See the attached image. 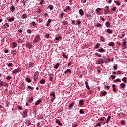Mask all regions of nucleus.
<instances>
[{"label":"nucleus","mask_w":127,"mask_h":127,"mask_svg":"<svg viewBox=\"0 0 127 127\" xmlns=\"http://www.w3.org/2000/svg\"><path fill=\"white\" fill-rule=\"evenodd\" d=\"M41 40V38H40V35L37 34L35 37L33 41V42H34V43H37L38 42H39V41H40Z\"/></svg>","instance_id":"1"},{"label":"nucleus","mask_w":127,"mask_h":127,"mask_svg":"<svg viewBox=\"0 0 127 127\" xmlns=\"http://www.w3.org/2000/svg\"><path fill=\"white\" fill-rule=\"evenodd\" d=\"M39 75V72L38 71H36L34 73V75L32 77V78L34 81H37L38 80V76Z\"/></svg>","instance_id":"2"},{"label":"nucleus","mask_w":127,"mask_h":127,"mask_svg":"<svg viewBox=\"0 0 127 127\" xmlns=\"http://www.w3.org/2000/svg\"><path fill=\"white\" fill-rule=\"evenodd\" d=\"M20 72H21V69L19 68L14 70L12 71V74H17V73H20Z\"/></svg>","instance_id":"3"},{"label":"nucleus","mask_w":127,"mask_h":127,"mask_svg":"<svg viewBox=\"0 0 127 127\" xmlns=\"http://www.w3.org/2000/svg\"><path fill=\"white\" fill-rule=\"evenodd\" d=\"M27 113H28V110L25 109L23 112V118H26L27 117Z\"/></svg>","instance_id":"4"},{"label":"nucleus","mask_w":127,"mask_h":127,"mask_svg":"<svg viewBox=\"0 0 127 127\" xmlns=\"http://www.w3.org/2000/svg\"><path fill=\"white\" fill-rule=\"evenodd\" d=\"M26 47L29 48V49H31V48H32L33 47L32 44H31V43L30 42L27 43L26 44Z\"/></svg>","instance_id":"5"},{"label":"nucleus","mask_w":127,"mask_h":127,"mask_svg":"<svg viewBox=\"0 0 127 127\" xmlns=\"http://www.w3.org/2000/svg\"><path fill=\"white\" fill-rule=\"evenodd\" d=\"M85 15L89 18L93 17V16H94V14L93 13V12H90L89 14H86Z\"/></svg>","instance_id":"6"},{"label":"nucleus","mask_w":127,"mask_h":127,"mask_svg":"<svg viewBox=\"0 0 127 127\" xmlns=\"http://www.w3.org/2000/svg\"><path fill=\"white\" fill-rule=\"evenodd\" d=\"M8 27H9V24H8V23H5L2 26V28H3V29H6V28H8Z\"/></svg>","instance_id":"7"},{"label":"nucleus","mask_w":127,"mask_h":127,"mask_svg":"<svg viewBox=\"0 0 127 127\" xmlns=\"http://www.w3.org/2000/svg\"><path fill=\"white\" fill-rule=\"evenodd\" d=\"M74 104H75V102H72L71 103V104L69 105V106L68 107V110H72V108H73V107H74Z\"/></svg>","instance_id":"8"},{"label":"nucleus","mask_w":127,"mask_h":127,"mask_svg":"<svg viewBox=\"0 0 127 127\" xmlns=\"http://www.w3.org/2000/svg\"><path fill=\"white\" fill-rule=\"evenodd\" d=\"M34 66H35V64H34V63H31L29 64V69H32V68H33V67H34Z\"/></svg>","instance_id":"9"},{"label":"nucleus","mask_w":127,"mask_h":127,"mask_svg":"<svg viewBox=\"0 0 127 127\" xmlns=\"http://www.w3.org/2000/svg\"><path fill=\"white\" fill-rule=\"evenodd\" d=\"M49 76V81H52V80H53V77H54V75L52 74H50Z\"/></svg>","instance_id":"10"},{"label":"nucleus","mask_w":127,"mask_h":127,"mask_svg":"<svg viewBox=\"0 0 127 127\" xmlns=\"http://www.w3.org/2000/svg\"><path fill=\"white\" fill-rule=\"evenodd\" d=\"M50 96H52L53 98L56 99V97H55V92L53 91V92H51L50 94Z\"/></svg>","instance_id":"11"},{"label":"nucleus","mask_w":127,"mask_h":127,"mask_svg":"<svg viewBox=\"0 0 127 127\" xmlns=\"http://www.w3.org/2000/svg\"><path fill=\"white\" fill-rule=\"evenodd\" d=\"M123 45L122 46L124 48H127V41L124 40V41L123 42Z\"/></svg>","instance_id":"12"},{"label":"nucleus","mask_w":127,"mask_h":127,"mask_svg":"<svg viewBox=\"0 0 127 127\" xmlns=\"http://www.w3.org/2000/svg\"><path fill=\"white\" fill-rule=\"evenodd\" d=\"M41 99H39L38 100H37L36 103H35V106H38V105H39V104H40V103H41Z\"/></svg>","instance_id":"13"},{"label":"nucleus","mask_w":127,"mask_h":127,"mask_svg":"<svg viewBox=\"0 0 127 127\" xmlns=\"http://www.w3.org/2000/svg\"><path fill=\"white\" fill-rule=\"evenodd\" d=\"M10 10L12 12H14V10H15V7H14L13 5H12L10 7Z\"/></svg>","instance_id":"14"},{"label":"nucleus","mask_w":127,"mask_h":127,"mask_svg":"<svg viewBox=\"0 0 127 127\" xmlns=\"http://www.w3.org/2000/svg\"><path fill=\"white\" fill-rule=\"evenodd\" d=\"M95 27H100V28H102L103 27V26L102 24H100L99 23H97L96 25H95Z\"/></svg>","instance_id":"15"},{"label":"nucleus","mask_w":127,"mask_h":127,"mask_svg":"<svg viewBox=\"0 0 127 127\" xmlns=\"http://www.w3.org/2000/svg\"><path fill=\"white\" fill-rule=\"evenodd\" d=\"M79 13L81 16H83V15H84V11L83 9L79 10Z\"/></svg>","instance_id":"16"},{"label":"nucleus","mask_w":127,"mask_h":127,"mask_svg":"<svg viewBox=\"0 0 127 127\" xmlns=\"http://www.w3.org/2000/svg\"><path fill=\"white\" fill-rule=\"evenodd\" d=\"M79 106H83L84 105V100L83 99L80 100L79 102Z\"/></svg>","instance_id":"17"},{"label":"nucleus","mask_w":127,"mask_h":127,"mask_svg":"<svg viewBox=\"0 0 127 127\" xmlns=\"http://www.w3.org/2000/svg\"><path fill=\"white\" fill-rule=\"evenodd\" d=\"M97 51H98V52H101L102 53H104V52H105V49H104V48H101L97 50Z\"/></svg>","instance_id":"18"},{"label":"nucleus","mask_w":127,"mask_h":127,"mask_svg":"<svg viewBox=\"0 0 127 127\" xmlns=\"http://www.w3.org/2000/svg\"><path fill=\"white\" fill-rule=\"evenodd\" d=\"M8 68H11V67H13V64L12 63H7Z\"/></svg>","instance_id":"19"},{"label":"nucleus","mask_w":127,"mask_h":127,"mask_svg":"<svg viewBox=\"0 0 127 127\" xmlns=\"http://www.w3.org/2000/svg\"><path fill=\"white\" fill-rule=\"evenodd\" d=\"M105 25L107 28L111 27V24L110 23V22H106L105 23Z\"/></svg>","instance_id":"20"},{"label":"nucleus","mask_w":127,"mask_h":127,"mask_svg":"<svg viewBox=\"0 0 127 127\" xmlns=\"http://www.w3.org/2000/svg\"><path fill=\"white\" fill-rule=\"evenodd\" d=\"M59 65H60V64H59V63H57L56 65L54 66V69H58V68L59 67Z\"/></svg>","instance_id":"21"},{"label":"nucleus","mask_w":127,"mask_h":127,"mask_svg":"<svg viewBox=\"0 0 127 127\" xmlns=\"http://www.w3.org/2000/svg\"><path fill=\"white\" fill-rule=\"evenodd\" d=\"M85 84L86 85V88H87V89L88 90H90V86H89V84H88V82L87 81H85Z\"/></svg>","instance_id":"22"},{"label":"nucleus","mask_w":127,"mask_h":127,"mask_svg":"<svg viewBox=\"0 0 127 127\" xmlns=\"http://www.w3.org/2000/svg\"><path fill=\"white\" fill-rule=\"evenodd\" d=\"M56 122L57 124H58L59 126H62V123H61V122H60V120H59V119H57L56 120Z\"/></svg>","instance_id":"23"},{"label":"nucleus","mask_w":127,"mask_h":127,"mask_svg":"<svg viewBox=\"0 0 127 127\" xmlns=\"http://www.w3.org/2000/svg\"><path fill=\"white\" fill-rule=\"evenodd\" d=\"M3 86H4V82L0 79V87H3Z\"/></svg>","instance_id":"24"},{"label":"nucleus","mask_w":127,"mask_h":127,"mask_svg":"<svg viewBox=\"0 0 127 127\" xmlns=\"http://www.w3.org/2000/svg\"><path fill=\"white\" fill-rule=\"evenodd\" d=\"M110 120H111V116H108L106 119V124H108L109 122H110Z\"/></svg>","instance_id":"25"},{"label":"nucleus","mask_w":127,"mask_h":127,"mask_svg":"<svg viewBox=\"0 0 127 127\" xmlns=\"http://www.w3.org/2000/svg\"><path fill=\"white\" fill-rule=\"evenodd\" d=\"M101 126H102V123L99 122L98 123L96 124V125H95V127H97L98 126L101 127Z\"/></svg>","instance_id":"26"},{"label":"nucleus","mask_w":127,"mask_h":127,"mask_svg":"<svg viewBox=\"0 0 127 127\" xmlns=\"http://www.w3.org/2000/svg\"><path fill=\"white\" fill-rule=\"evenodd\" d=\"M102 58H103V60L104 61V62L105 63H108V60H107V58L106 57V56H104L102 57Z\"/></svg>","instance_id":"27"},{"label":"nucleus","mask_w":127,"mask_h":127,"mask_svg":"<svg viewBox=\"0 0 127 127\" xmlns=\"http://www.w3.org/2000/svg\"><path fill=\"white\" fill-rule=\"evenodd\" d=\"M120 87H121V88H124L126 87V84L122 83L120 84Z\"/></svg>","instance_id":"28"},{"label":"nucleus","mask_w":127,"mask_h":127,"mask_svg":"<svg viewBox=\"0 0 127 127\" xmlns=\"http://www.w3.org/2000/svg\"><path fill=\"white\" fill-rule=\"evenodd\" d=\"M62 23L65 26V25H67L68 24V22L66 21H63L62 22Z\"/></svg>","instance_id":"29"},{"label":"nucleus","mask_w":127,"mask_h":127,"mask_svg":"<svg viewBox=\"0 0 127 127\" xmlns=\"http://www.w3.org/2000/svg\"><path fill=\"white\" fill-rule=\"evenodd\" d=\"M22 17L23 19H26V18H27V15H26V14H23Z\"/></svg>","instance_id":"30"},{"label":"nucleus","mask_w":127,"mask_h":127,"mask_svg":"<svg viewBox=\"0 0 127 127\" xmlns=\"http://www.w3.org/2000/svg\"><path fill=\"white\" fill-rule=\"evenodd\" d=\"M27 1H28V0H24L22 3L23 4V6H25V4L27 3Z\"/></svg>","instance_id":"31"},{"label":"nucleus","mask_w":127,"mask_h":127,"mask_svg":"<svg viewBox=\"0 0 127 127\" xmlns=\"http://www.w3.org/2000/svg\"><path fill=\"white\" fill-rule=\"evenodd\" d=\"M26 82H27V83H31V79L28 78H25Z\"/></svg>","instance_id":"32"},{"label":"nucleus","mask_w":127,"mask_h":127,"mask_svg":"<svg viewBox=\"0 0 127 127\" xmlns=\"http://www.w3.org/2000/svg\"><path fill=\"white\" fill-rule=\"evenodd\" d=\"M49 9L50 10H52L53 9V6L52 5H50L48 6L47 9Z\"/></svg>","instance_id":"33"},{"label":"nucleus","mask_w":127,"mask_h":127,"mask_svg":"<svg viewBox=\"0 0 127 127\" xmlns=\"http://www.w3.org/2000/svg\"><path fill=\"white\" fill-rule=\"evenodd\" d=\"M79 113L80 115H84L85 114V112H84V110L83 109H80L79 110Z\"/></svg>","instance_id":"34"},{"label":"nucleus","mask_w":127,"mask_h":127,"mask_svg":"<svg viewBox=\"0 0 127 127\" xmlns=\"http://www.w3.org/2000/svg\"><path fill=\"white\" fill-rule=\"evenodd\" d=\"M107 32H108L109 34H112V33H113V31H112L110 29H107Z\"/></svg>","instance_id":"35"},{"label":"nucleus","mask_w":127,"mask_h":127,"mask_svg":"<svg viewBox=\"0 0 127 127\" xmlns=\"http://www.w3.org/2000/svg\"><path fill=\"white\" fill-rule=\"evenodd\" d=\"M99 47H100V44L99 43H97L95 45V46L94 47V48L95 49H97V48H99Z\"/></svg>","instance_id":"36"},{"label":"nucleus","mask_w":127,"mask_h":127,"mask_svg":"<svg viewBox=\"0 0 127 127\" xmlns=\"http://www.w3.org/2000/svg\"><path fill=\"white\" fill-rule=\"evenodd\" d=\"M13 47L15 48V47H17V43L14 42L13 43Z\"/></svg>","instance_id":"37"},{"label":"nucleus","mask_w":127,"mask_h":127,"mask_svg":"<svg viewBox=\"0 0 127 127\" xmlns=\"http://www.w3.org/2000/svg\"><path fill=\"white\" fill-rule=\"evenodd\" d=\"M27 32L28 33V34H31V33H32V30L29 29L27 30Z\"/></svg>","instance_id":"38"},{"label":"nucleus","mask_w":127,"mask_h":127,"mask_svg":"<svg viewBox=\"0 0 127 127\" xmlns=\"http://www.w3.org/2000/svg\"><path fill=\"white\" fill-rule=\"evenodd\" d=\"M102 10V9L101 8H98L96 9V11L97 13H100L99 11H101Z\"/></svg>","instance_id":"39"},{"label":"nucleus","mask_w":127,"mask_h":127,"mask_svg":"<svg viewBox=\"0 0 127 127\" xmlns=\"http://www.w3.org/2000/svg\"><path fill=\"white\" fill-rule=\"evenodd\" d=\"M8 21H14V17L8 19Z\"/></svg>","instance_id":"40"},{"label":"nucleus","mask_w":127,"mask_h":127,"mask_svg":"<svg viewBox=\"0 0 127 127\" xmlns=\"http://www.w3.org/2000/svg\"><path fill=\"white\" fill-rule=\"evenodd\" d=\"M114 44H115L114 43V42H111L109 43V46L113 47V46H114Z\"/></svg>","instance_id":"41"},{"label":"nucleus","mask_w":127,"mask_h":127,"mask_svg":"<svg viewBox=\"0 0 127 127\" xmlns=\"http://www.w3.org/2000/svg\"><path fill=\"white\" fill-rule=\"evenodd\" d=\"M40 84H41L42 85H43V84H45V80H44V79H42L40 81Z\"/></svg>","instance_id":"42"},{"label":"nucleus","mask_w":127,"mask_h":127,"mask_svg":"<svg viewBox=\"0 0 127 127\" xmlns=\"http://www.w3.org/2000/svg\"><path fill=\"white\" fill-rule=\"evenodd\" d=\"M114 82L115 83H117V82H119V83H121V81L119 78H117L116 80H114Z\"/></svg>","instance_id":"43"},{"label":"nucleus","mask_w":127,"mask_h":127,"mask_svg":"<svg viewBox=\"0 0 127 127\" xmlns=\"http://www.w3.org/2000/svg\"><path fill=\"white\" fill-rule=\"evenodd\" d=\"M107 95V91L101 92V96H106Z\"/></svg>","instance_id":"44"},{"label":"nucleus","mask_w":127,"mask_h":127,"mask_svg":"<svg viewBox=\"0 0 127 127\" xmlns=\"http://www.w3.org/2000/svg\"><path fill=\"white\" fill-rule=\"evenodd\" d=\"M12 78V77L11 76H8L6 77V80H11V79Z\"/></svg>","instance_id":"45"},{"label":"nucleus","mask_w":127,"mask_h":127,"mask_svg":"<svg viewBox=\"0 0 127 127\" xmlns=\"http://www.w3.org/2000/svg\"><path fill=\"white\" fill-rule=\"evenodd\" d=\"M29 102L30 103H32V102H33V97H32L30 98V99L29 100Z\"/></svg>","instance_id":"46"},{"label":"nucleus","mask_w":127,"mask_h":127,"mask_svg":"<svg viewBox=\"0 0 127 127\" xmlns=\"http://www.w3.org/2000/svg\"><path fill=\"white\" fill-rule=\"evenodd\" d=\"M37 11L39 13H41L42 12V10L41 9H40V8H38L37 9Z\"/></svg>","instance_id":"47"},{"label":"nucleus","mask_w":127,"mask_h":127,"mask_svg":"<svg viewBox=\"0 0 127 127\" xmlns=\"http://www.w3.org/2000/svg\"><path fill=\"white\" fill-rule=\"evenodd\" d=\"M63 56L65 57V58H68V56H66V54L65 53H63Z\"/></svg>","instance_id":"48"},{"label":"nucleus","mask_w":127,"mask_h":127,"mask_svg":"<svg viewBox=\"0 0 127 127\" xmlns=\"http://www.w3.org/2000/svg\"><path fill=\"white\" fill-rule=\"evenodd\" d=\"M115 3H116V4L119 6V5H121V3L118 1H114Z\"/></svg>","instance_id":"49"},{"label":"nucleus","mask_w":127,"mask_h":127,"mask_svg":"<svg viewBox=\"0 0 127 127\" xmlns=\"http://www.w3.org/2000/svg\"><path fill=\"white\" fill-rule=\"evenodd\" d=\"M31 24H33V26H36V23L35 21H33L31 23Z\"/></svg>","instance_id":"50"},{"label":"nucleus","mask_w":127,"mask_h":127,"mask_svg":"<svg viewBox=\"0 0 127 127\" xmlns=\"http://www.w3.org/2000/svg\"><path fill=\"white\" fill-rule=\"evenodd\" d=\"M28 89H30V90H34V88L33 87L30 86V85L28 86Z\"/></svg>","instance_id":"51"},{"label":"nucleus","mask_w":127,"mask_h":127,"mask_svg":"<svg viewBox=\"0 0 127 127\" xmlns=\"http://www.w3.org/2000/svg\"><path fill=\"white\" fill-rule=\"evenodd\" d=\"M100 61L101 63H102V64L104 63L105 61H104V58L100 59Z\"/></svg>","instance_id":"52"},{"label":"nucleus","mask_w":127,"mask_h":127,"mask_svg":"<svg viewBox=\"0 0 127 127\" xmlns=\"http://www.w3.org/2000/svg\"><path fill=\"white\" fill-rule=\"evenodd\" d=\"M116 10H117V7H114L111 9V10H112V11H116Z\"/></svg>","instance_id":"53"},{"label":"nucleus","mask_w":127,"mask_h":127,"mask_svg":"<svg viewBox=\"0 0 127 127\" xmlns=\"http://www.w3.org/2000/svg\"><path fill=\"white\" fill-rule=\"evenodd\" d=\"M95 54L97 56H98V57H102V55L101 54H99L98 53H95Z\"/></svg>","instance_id":"54"},{"label":"nucleus","mask_w":127,"mask_h":127,"mask_svg":"<svg viewBox=\"0 0 127 127\" xmlns=\"http://www.w3.org/2000/svg\"><path fill=\"white\" fill-rule=\"evenodd\" d=\"M110 77L112 78V80H114L116 78V76L114 75H111L110 76Z\"/></svg>","instance_id":"55"},{"label":"nucleus","mask_w":127,"mask_h":127,"mask_svg":"<svg viewBox=\"0 0 127 127\" xmlns=\"http://www.w3.org/2000/svg\"><path fill=\"white\" fill-rule=\"evenodd\" d=\"M66 72H67V73H69L70 74H71V73H72V71L70 70V69H67L66 70Z\"/></svg>","instance_id":"56"},{"label":"nucleus","mask_w":127,"mask_h":127,"mask_svg":"<svg viewBox=\"0 0 127 127\" xmlns=\"http://www.w3.org/2000/svg\"><path fill=\"white\" fill-rule=\"evenodd\" d=\"M121 124H122V125H125V124H126V121L125 120H122L121 121Z\"/></svg>","instance_id":"57"},{"label":"nucleus","mask_w":127,"mask_h":127,"mask_svg":"<svg viewBox=\"0 0 127 127\" xmlns=\"http://www.w3.org/2000/svg\"><path fill=\"white\" fill-rule=\"evenodd\" d=\"M122 81L123 82H124V83H127V80H126V77H124L123 78H122Z\"/></svg>","instance_id":"58"},{"label":"nucleus","mask_w":127,"mask_h":127,"mask_svg":"<svg viewBox=\"0 0 127 127\" xmlns=\"http://www.w3.org/2000/svg\"><path fill=\"white\" fill-rule=\"evenodd\" d=\"M100 40H101V41L104 42V40H105V38H104V37L101 36V37H100Z\"/></svg>","instance_id":"59"},{"label":"nucleus","mask_w":127,"mask_h":127,"mask_svg":"<svg viewBox=\"0 0 127 127\" xmlns=\"http://www.w3.org/2000/svg\"><path fill=\"white\" fill-rule=\"evenodd\" d=\"M43 2H44V0H41V2L39 3V4H40V5H42V4H43Z\"/></svg>","instance_id":"60"},{"label":"nucleus","mask_w":127,"mask_h":127,"mask_svg":"<svg viewBox=\"0 0 127 127\" xmlns=\"http://www.w3.org/2000/svg\"><path fill=\"white\" fill-rule=\"evenodd\" d=\"M64 14H65V13L63 12L62 13H61L60 16L61 17H63V16H64Z\"/></svg>","instance_id":"61"},{"label":"nucleus","mask_w":127,"mask_h":127,"mask_svg":"<svg viewBox=\"0 0 127 127\" xmlns=\"http://www.w3.org/2000/svg\"><path fill=\"white\" fill-rule=\"evenodd\" d=\"M116 66H113V68L114 69V70H117L118 69V65L117 64H115Z\"/></svg>","instance_id":"62"},{"label":"nucleus","mask_w":127,"mask_h":127,"mask_svg":"<svg viewBox=\"0 0 127 127\" xmlns=\"http://www.w3.org/2000/svg\"><path fill=\"white\" fill-rule=\"evenodd\" d=\"M45 37L46 38H49V34H47L45 35Z\"/></svg>","instance_id":"63"},{"label":"nucleus","mask_w":127,"mask_h":127,"mask_svg":"<svg viewBox=\"0 0 127 127\" xmlns=\"http://www.w3.org/2000/svg\"><path fill=\"white\" fill-rule=\"evenodd\" d=\"M18 109L20 110H22V107H21V106H18Z\"/></svg>","instance_id":"64"}]
</instances>
